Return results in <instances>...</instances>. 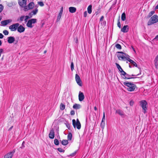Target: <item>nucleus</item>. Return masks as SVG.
<instances>
[{
  "mask_svg": "<svg viewBox=\"0 0 158 158\" xmlns=\"http://www.w3.org/2000/svg\"><path fill=\"white\" fill-rule=\"evenodd\" d=\"M117 53L119 54L117 55V57L120 60H127V59L130 57L128 55L122 52H118Z\"/></svg>",
  "mask_w": 158,
  "mask_h": 158,
  "instance_id": "obj_1",
  "label": "nucleus"
},
{
  "mask_svg": "<svg viewBox=\"0 0 158 158\" xmlns=\"http://www.w3.org/2000/svg\"><path fill=\"white\" fill-rule=\"evenodd\" d=\"M123 83L124 85L127 87V89L129 91H133L136 87L135 84L129 82H124Z\"/></svg>",
  "mask_w": 158,
  "mask_h": 158,
  "instance_id": "obj_2",
  "label": "nucleus"
},
{
  "mask_svg": "<svg viewBox=\"0 0 158 158\" xmlns=\"http://www.w3.org/2000/svg\"><path fill=\"white\" fill-rule=\"evenodd\" d=\"M140 74L141 73L140 72V73H139L135 75L133 74L130 75L127 73L125 71H124L122 72V73L121 74V75L122 76V77L123 78L125 79H128L137 78L136 77H132V76H137Z\"/></svg>",
  "mask_w": 158,
  "mask_h": 158,
  "instance_id": "obj_3",
  "label": "nucleus"
},
{
  "mask_svg": "<svg viewBox=\"0 0 158 158\" xmlns=\"http://www.w3.org/2000/svg\"><path fill=\"white\" fill-rule=\"evenodd\" d=\"M158 22V16L155 15L152 17L148 23V25H151Z\"/></svg>",
  "mask_w": 158,
  "mask_h": 158,
  "instance_id": "obj_4",
  "label": "nucleus"
},
{
  "mask_svg": "<svg viewBox=\"0 0 158 158\" xmlns=\"http://www.w3.org/2000/svg\"><path fill=\"white\" fill-rule=\"evenodd\" d=\"M140 106L142 108L143 112L145 114L147 110V108L146 107V105L147 104V102L145 100H142L140 102Z\"/></svg>",
  "mask_w": 158,
  "mask_h": 158,
  "instance_id": "obj_5",
  "label": "nucleus"
},
{
  "mask_svg": "<svg viewBox=\"0 0 158 158\" xmlns=\"http://www.w3.org/2000/svg\"><path fill=\"white\" fill-rule=\"evenodd\" d=\"M36 22L37 19H31L28 21L26 24L27 26L28 27L32 28L33 27V25H32V24L36 23Z\"/></svg>",
  "mask_w": 158,
  "mask_h": 158,
  "instance_id": "obj_6",
  "label": "nucleus"
},
{
  "mask_svg": "<svg viewBox=\"0 0 158 158\" xmlns=\"http://www.w3.org/2000/svg\"><path fill=\"white\" fill-rule=\"evenodd\" d=\"M19 24L18 23L14 24L9 27V28L11 31H15L17 30Z\"/></svg>",
  "mask_w": 158,
  "mask_h": 158,
  "instance_id": "obj_7",
  "label": "nucleus"
},
{
  "mask_svg": "<svg viewBox=\"0 0 158 158\" xmlns=\"http://www.w3.org/2000/svg\"><path fill=\"white\" fill-rule=\"evenodd\" d=\"M34 6V3L32 2L30 3L28 5L26 6L24 8V10L25 11H27L29 10L32 9Z\"/></svg>",
  "mask_w": 158,
  "mask_h": 158,
  "instance_id": "obj_8",
  "label": "nucleus"
},
{
  "mask_svg": "<svg viewBox=\"0 0 158 158\" xmlns=\"http://www.w3.org/2000/svg\"><path fill=\"white\" fill-rule=\"evenodd\" d=\"M75 79L76 82L78 85L80 86H82V82L79 76L77 74H76Z\"/></svg>",
  "mask_w": 158,
  "mask_h": 158,
  "instance_id": "obj_9",
  "label": "nucleus"
},
{
  "mask_svg": "<svg viewBox=\"0 0 158 158\" xmlns=\"http://www.w3.org/2000/svg\"><path fill=\"white\" fill-rule=\"evenodd\" d=\"M15 149L13 150L11 152H9L5 155L4 158H12L15 152Z\"/></svg>",
  "mask_w": 158,
  "mask_h": 158,
  "instance_id": "obj_10",
  "label": "nucleus"
},
{
  "mask_svg": "<svg viewBox=\"0 0 158 158\" xmlns=\"http://www.w3.org/2000/svg\"><path fill=\"white\" fill-rule=\"evenodd\" d=\"M73 125L74 128L76 127L79 130L81 128V123H76V121L75 119H73L72 120Z\"/></svg>",
  "mask_w": 158,
  "mask_h": 158,
  "instance_id": "obj_11",
  "label": "nucleus"
},
{
  "mask_svg": "<svg viewBox=\"0 0 158 158\" xmlns=\"http://www.w3.org/2000/svg\"><path fill=\"white\" fill-rule=\"evenodd\" d=\"M27 0H18V3L23 7H25L26 5Z\"/></svg>",
  "mask_w": 158,
  "mask_h": 158,
  "instance_id": "obj_12",
  "label": "nucleus"
},
{
  "mask_svg": "<svg viewBox=\"0 0 158 158\" xmlns=\"http://www.w3.org/2000/svg\"><path fill=\"white\" fill-rule=\"evenodd\" d=\"M78 98L79 101L81 102L84 99V95L83 93L81 91L79 92Z\"/></svg>",
  "mask_w": 158,
  "mask_h": 158,
  "instance_id": "obj_13",
  "label": "nucleus"
},
{
  "mask_svg": "<svg viewBox=\"0 0 158 158\" xmlns=\"http://www.w3.org/2000/svg\"><path fill=\"white\" fill-rule=\"evenodd\" d=\"M18 27L17 31L19 33L23 32L25 31V28L21 25H19Z\"/></svg>",
  "mask_w": 158,
  "mask_h": 158,
  "instance_id": "obj_14",
  "label": "nucleus"
},
{
  "mask_svg": "<svg viewBox=\"0 0 158 158\" xmlns=\"http://www.w3.org/2000/svg\"><path fill=\"white\" fill-rule=\"evenodd\" d=\"M55 133L54 129L52 128L50 130L49 134V136L50 138L53 139L54 137Z\"/></svg>",
  "mask_w": 158,
  "mask_h": 158,
  "instance_id": "obj_15",
  "label": "nucleus"
},
{
  "mask_svg": "<svg viewBox=\"0 0 158 158\" xmlns=\"http://www.w3.org/2000/svg\"><path fill=\"white\" fill-rule=\"evenodd\" d=\"M15 38L13 36H10L7 38V41L9 44H12L15 41Z\"/></svg>",
  "mask_w": 158,
  "mask_h": 158,
  "instance_id": "obj_16",
  "label": "nucleus"
},
{
  "mask_svg": "<svg viewBox=\"0 0 158 158\" xmlns=\"http://www.w3.org/2000/svg\"><path fill=\"white\" fill-rule=\"evenodd\" d=\"M121 31L124 32L126 33L128 31L129 27L128 25H125L121 29Z\"/></svg>",
  "mask_w": 158,
  "mask_h": 158,
  "instance_id": "obj_17",
  "label": "nucleus"
},
{
  "mask_svg": "<svg viewBox=\"0 0 158 158\" xmlns=\"http://www.w3.org/2000/svg\"><path fill=\"white\" fill-rule=\"evenodd\" d=\"M12 21V20L11 19L6 20L2 21L1 22V23L2 25L5 26L8 24L9 23L11 22Z\"/></svg>",
  "mask_w": 158,
  "mask_h": 158,
  "instance_id": "obj_18",
  "label": "nucleus"
},
{
  "mask_svg": "<svg viewBox=\"0 0 158 158\" xmlns=\"http://www.w3.org/2000/svg\"><path fill=\"white\" fill-rule=\"evenodd\" d=\"M63 12V7H62L61 8V10L60 11V12L59 14V15L57 16V21H58L60 20V19L61 15L62 14V13Z\"/></svg>",
  "mask_w": 158,
  "mask_h": 158,
  "instance_id": "obj_19",
  "label": "nucleus"
},
{
  "mask_svg": "<svg viewBox=\"0 0 158 158\" xmlns=\"http://www.w3.org/2000/svg\"><path fill=\"white\" fill-rule=\"evenodd\" d=\"M154 62L156 69H158V55L156 56Z\"/></svg>",
  "mask_w": 158,
  "mask_h": 158,
  "instance_id": "obj_20",
  "label": "nucleus"
},
{
  "mask_svg": "<svg viewBox=\"0 0 158 158\" xmlns=\"http://www.w3.org/2000/svg\"><path fill=\"white\" fill-rule=\"evenodd\" d=\"M129 57H129V58L128 59H127V60L129 61L131 64H133L134 65V66H135L136 67H138L137 65L136 64V63L135 61H134L133 60L130 59Z\"/></svg>",
  "mask_w": 158,
  "mask_h": 158,
  "instance_id": "obj_21",
  "label": "nucleus"
},
{
  "mask_svg": "<svg viewBox=\"0 0 158 158\" xmlns=\"http://www.w3.org/2000/svg\"><path fill=\"white\" fill-rule=\"evenodd\" d=\"M69 11L71 13H74L76 11V8L74 7H70L69 8Z\"/></svg>",
  "mask_w": 158,
  "mask_h": 158,
  "instance_id": "obj_22",
  "label": "nucleus"
},
{
  "mask_svg": "<svg viewBox=\"0 0 158 158\" xmlns=\"http://www.w3.org/2000/svg\"><path fill=\"white\" fill-rule=\"evenodd\" d=\"M116 113L118 114L121 116H123L124 115L123 112L120 110H116Z\"/></svg>",
  "mask_w": 158,
  "mask_h": 158,
  "instance_id": "obj_23",
  "label": "nucleus"
},
{
  "mask_svg": "<svg viewBox=\"0 0 158 158\" xmlns=\"http://www.w3.org/2000/svg\"><path fill=\"white\" fill-rule=\"evenodd\" d=\"M115 64L116 66V67L117 68V69H118L119 71L120 72L121 74L122 73L123 71H124L123 70L120 66L118 63H116Z\"/></svg>",
  "mask_w": 158,
  "mask_h": 158,
  "instance_id": "obj_24",
  "label": "nucleus"
},
{
  "mask_svg": "<svg viewBox=\"0 0 158 158\" xmlns=\"http://www.w3.org/2000/svg\"><path fill=\"white\" fill-rule=\"evenodd\" d=\"M81 105L79 104H75L73 105V108L74 109H78L80 108Z\"/></svg>",
  "mask_w": 158,
  "mask_h": 158,
  "instance_id": "obj_25",
  "label": "nucleus"
},
{
  "mask_svg": "<svg viewBox=\"0 0 158 158\" xmlns=\"http://www.w3.org/2000/svg\"><path fill=\"white\" fill-rule=\"evenodd\" d=\"M92 6L91 5H89L87 8L88 13L89 14H91L92 12Z\"/></svg>",
  "mask_w": 158,
  "mask_h": 158,
  "instance_id": "obj_26",
  "label": "nucleus"
},
{
  "mask_svg": "<svg viewBox=\"0 0 158 158\" xmlns=\"http://www.w3.org/2000/svg\"><path fill=\"white\" fill-rule=\"evenodd\" d=\"M61 143L63 145H66L68 143V141L67 140L63 139Z\"/></svg>",
  "mask_w": 158,
  "mask_h": 158,
  "instance_id": "obj_27",
  "label": "nucleus"
},
{
  "mask_svg": "<svg viewBox=\"0 0 158 158\" xmlns=\"http://www.w3.org/2000/svg\"><path fill=\"white\" fill-rule=\"evenodd\" d=\"M121 19L122 21H124L126 19V15L125 13H123L121 15Z\"/></svg>",
  "mask_w": 158,
  "mask_h": 158,
  "instance_id": "obj_28",
  "label": "nucleus"
},
{
  "mask_svg": "<svg viewBox=\"0 0 158 158\" xmlns=\"http://www.w3.org/2000/svg\"><path fill=\"white\" fill-rule=\"evenodd\" d=\"M60 108L61 110H63L65 108V106L62 103H61L60 106Z\"/></svg>",
  "mask_w": 158,
  "mask_h": 158,
  "instance_id": "obj_29",
  "label": "nucleus"
},
{
  "mask_svg": "<svg viewBox=\"0 0 158 158\" xmlns=\"http://www.w3.org/2000/svg\"><path fill=\"white\" fill-rule=\"evenodd\" d=\"M72 134L71 133H69L68 134V140H71L72 138Z\"/></svg>",
  "mask_w": 158,
  "mask_h": 158,
  "instance_id": "obj_30",
  "label": "nucleus"
},
{
  "mask_svg": "<svg viewBox=\"0 0 158 158\" xmlns=\"http://www.w3.org/2000/svg\"><path fill=\"white\" fill-rule=\"evenodd\" d=\"M38 11V10L36 8L34 10H33L31 12L32 13V15H36Z\"/></svg>",
  "mask_w": 158,
  "mask_h": 158,
  "instance_id": "obj_31",
  "label": "nucleus"
},
{
  "mask_svg": "<svg viewBox=\"0 0 158 158\" xmlns=\"http://www.w3.org/2000/svg\"><path fill=\"white\" fill-rule=\"evenodd\" d=\"M54 143L56 145H58L59 144V142L58 139H55L54 140Z\"/></svg>",
  "mask_w": 158,
  "mask_h": 158,
  "instance_id": "obj_32",
  "label": "nucleus"
},
{
  "mask_svg": "<svg viewBox=\"0 0 158 158\" xmlns=\"http://www.w3.org/2000/svg\"><path fill=\"white\" fill-rule=\"evenodd\" d=\"M155 13L154 11H151L148 14V17L149 18L151 17Z\"/></svg>",
  "mask_w": 158,
  "mask_h": 158,
  "instance_id": "obj_33",
  "label": "nucleus"
},
{
  "mask_svg": "<svg viewBox=\"0 0 158 158\" xmlns=\"http://www.w3.org/2000/svg\"><path fill=\"white\" fill-rule=\"evenodd\" d=\"M105 121V112H104L103 113V116L102 118V123H104Z\"/></svg>",
  "mask_w": 158,
  "mask_h": 158,
  "instance_id": "obj_34",
  "label": "nucleus"
},
{
  "mask_svg": "<svg viewBox=\"0 0 158 158\" xmlns=\"http://www.w3.org/2000/svg\"><path fill=\"white\" fill-rule=\"evenodd\" d=\"M115 47L118 49H121L122 48L121 45L118 44L115 45Z\"/></svg>",
  "mask_w": 158,
  "mask_h": 158,
  "instance_id": "obj_35",
  "label": "nucleus"
},
{
  "mask_svg": "<svg viewBox=\"0 0 158 158\" xmlns=\"http://www.w3.org/2000/svg\"><path fill=\"white\" fill-rule=\"evenodd\" d=\"M117 25H118V26L119 27V28H121V24H120V19L119 18L118 20V21Z\"/></svg>",
  "mask_w": 158,
  "mask_h": 158,
  "instance_id": "obj_36",
  "label": "nucleus"
},
{
  "mask_svg": "<svg viewBox=\"0 0 158 158\" xmlns=\"http://www.w3.org/2000/svg\"><path fill=\"white\" fill-rule=\"evenodd\" d=\"M29 18H30V17L29 16H24V21H25V22H27V20L29 19Z\"/></svg>",
  "mask_w": 158,
  "mask_h": 158,
  "instance_id": "obj_37",
  "label": "nucleus"
},
{
  "mask_svg": "<svg viewBox=\"0 0 158 158\" xmlns=\"http://www.w3.org/2000/svg\"><path fill=\"white\" fill-rule=\"evenodd\" d=\"M3 33L5 35H7L8 34L9 32L6 30H4L3 31Z\"/></svg>",
  "mask_w": 158,
  "mask_h": 158,
  "instance_id": "obj_38",
  "label": "nucleus"
},
{
  "mask_svg": "<svg viewBox=\"0 0 158 158\" xmlns=\"http://www.w3.org/2000/svg\"><path fill=\"white\" fill-rule=\"evenodd\" d=\"M57 150L60 152H64V150L61 148H58Z\"/></svg>",
  "mask_w": 158,
  "mask_h": 158,
  "instance_id": "obj_39",
  "label": "nucleus"
},
{
  "mask_svg": "<svg viewBox=\"0 0 158 158\" xmlns=\"http://www.w3.org/2000/svg\"><path fill=\"white\" fill-rule=\"evenodd\" d=\"M71 70L72 71L74 69V64L73 62H72L71 64Z\"/></svg>",
  "mask_w": 158,
  "mask_h": 158,
  "instance_id": "obj_40",
  "label": "nucleus"
},
{
  "mask_svg": "<svg viewBox=\"0 0 158 158\" xmlns=\"http://www.w3.org/2000/svg\"><path fill=\"white\" fill-rule=\"evenodd\" d=\"M38 4L40 6H43L44 4L42 2H38Z\"/></svg>",
  "mask_w": 158,
  "mask_h": 158,
  "instance_id": "obj_41",
  "label": "nucleus"
},
{
  "mask_svg": "<svg viewBox=\"0 0 158 158\" xmlns=\"http://www.w3.org/2000/svg\"><path fill=\"white\" fill-rule=\"evenodd\" d=\"M24 144H25V142H24V141H23L22 143V146H21V147H20V148H21V149H23V148H24L25 147Z\"/></svg>",
  "mask_w": 158,
  "mask_h": 158,
  "instance_id": "obj_42",
  "label": "nucleus"
},
{
  "mask_svg": "<svg viewBox=\"0 0 158 158\" xmlns=\"http://www.w3.org/2000/svg\"><path fill=\"white\" fill-rule=\"evenodd\" d=\"M24 16H22L20 18V21L22 22L23 21L24 19Z\"/></svg>",
  "mask_w": 158,
  "mask_h": 158,
  "instance_id": "obj_43",
  "label": "nucleus"
},
{
  "mask_svg": "<svg viewBox=\"0 0 158 158\" xmlns=\"http://www.w3.org/2000/svg\"><path fill=\"white\" fill-rule=\"evenodd\" d=\"M3 9V6L2 5H0V13L2 11Z\"/></svg>",
  "mask_w": 158,
  "mask_h": 158,
  "instance_id": "obj_44",
  "label": "nucleus"
},
{
  "mask_svg": "<svg viewBox=\"0 0 158 158\" xmlns=\"http://www.w3.org/2000/svg\"><path fill=\"white\" fill-rule=\"evenodd\" d=\"M105 125L104 123H101V127L103 129L104 128V126Z\"/></svg>",
  "mask_w": 158,
  "mask_h": 158,
  "instance_id": "obj_45",
  "label": "nucleus"
},
{
  "mask_svg": "<svg viewBox=\"0 0 158 158\" xmlns=\"http://www.w3.org/2000/svg\"><path fill=\"white\" fill-rule=\"evenodd\" d=\"M70 114L71 115H74L75 114V111L73 110H72L70 112Z\"/></svg>",
  "mask_w": 158,
  "mask_h": 158,
  "instance_id": "obj_46",
  "label": "nucleus"
},
{
  "mask_svg": "<svg viewBox=\"0 0 158 158\" xmlns=\"http://www.w3.org/2000/svg\"><path fill=\"white\" fill-rule=\"evenodd\" d=\"M134 102L132 101H131L130 102V105L131 106H132L133 105Z\"/></svg>",
  "mask_w": 158,
  "mask_h": 158,
  "instance_id": "obj_47",
  "label": "nucleus"
},
{
  "mask_svg": "<svg viewBox=\"0 0 158 158\" xmlns=\"http://www.w3.org/2000/svg\"><path fill=\"white\" fill-rule=\"evenodd\" d=\"M87 15V12L86 11H85L84 12V16L85 17H86Z\"/></svg>",
  "mask_w": 158,
  "mask_h": 158,
  "instance_id": "obj_48",
  "label": "nucleus"
},
{
  "mask_svg": "<svg viewBox=\"0 0 158 158\" xmlns=\"http://www.w3.org/2000/svg\"><path fill=\"white\" fill-rule=\"evenodd\" d=\"M29 15L30 16V17H29L30 18L31 17H32V16H33V15H32V13L31 12L30 13H29Z\"/></svg>",
  "mask_w": 158,
  "mask_h": 158,
  "instance_id": "obj_49",
  "label": "nucleus"
},
{
  "mask_svg": "<svg viewBox=\"0 0 158 158\" xmlns=\"http://www.w3.org/2000/svg\"><path fill=\"white\" fill-rule=\"evenodd\" d=\"M3 35L2 33H0V39L3 38Z\"/></svg>",
  "mask_w": 158,
  "mask_h": 158,
  "instance_id": "obj_50",
  "label": "nucleus"
},
{
  "mask_svg": "<svg viewBox=\"0 0 158 158\" xmlns=\"http://www.w3.org/2000/svg\"><path fill=\"white\" fill-rule=\"evenodd\" d=\"M104 17L103 16H102L100 19V21H102L103 20V19H104Z\"/></svg>",
  "mask_w": 158,
  "mask_h": 158,
  "instance_id": "obj_51",
  "label": "nucleus"
},
{
  "mask_svg": "<svg viewBox=\"0 0 158 158\" xmlns=\"http://www.w3.org/2000/svg\"><path fill=\"white\" fill-rule=\"evenodd\" d=\"M76 153V152H74V153H72V154H71V155H70V156H74L75 155V154Z\"/></svg>",
  "mask_w": 158,
  "mask_h": 158,
  "instance_id": "obj_52",
  "label": "nucleus"
},
{
  "mask_svg": "<svg viewBox=\"0 0 158 158\" xmlns=\"http://www.w3.org/2000/svg\"><path fill=\"white\" fill-rule=\"evenodd\" d=\"M3 50L2 49H0V54H1V53H2L3 52Z\"/></svg>",
  "mask_w": 158,
  "mask_h": 158,
  "instance_id": "obj_53",
  "label": "nucleus"
},
{
  "mask_svg": "<svg viewBox=\"0 0 158 158\" xmlns=\"http://www.w3.org/2000/svg\"><path fill=\"white\" fill-rule=\"evenodd\" d=\"M76 123H80V122H79V121L78 118L76 120Z\"/></svg>",
  "mask_w": 158,
  "mask_h": 158,
  "instance_id": "obj_54",
  "label": "nucleus"
},
{
  "mask_svg": "<svg viewBox=\"0 0 158 158\" xmlns=\"http://www.w3.org/2000/svg\"><path fill=\"white\" fill-rule=\"evenodd\" d=\"M13 127V126H11L9 129H8V131H10L11 129H12V128Z\"/></svg>",
  "mask_w": 158,
  "mask_h": 158,
  "instance_id": "obj_55",
  "label": "nucleus"
},
{
  "mask_svg": "<svg viewBox=\"0 0 158 158\" xmlns=\"http://www.w3.org/2000/svg\"><path fill=\"white\" fill-rule=\"evenodd\" d=\"M156 39H158V35H157L156 37H155V38L154 39V40H156Z\"/></svg>",
  "mask_w": 158,
  "mask_h": 158,
  "instance_id": "obj_56",
  "label": "nucleus"
},
{
  "mask_svg": "<svg viewBox=\"0 0 158 158\" xmlns=\"http://www.w3.org/2000/svg\"><path fill=\"white\" fill-rule=\"evenodd\" d=\"M94 110H97V107H96V106H95V107H94Z\"/></svg>",
  "mask_w": 158,
  "mask_h": 158,
  "instance_id": "obj_57",
  "label": "nucleus"
},
{
  "mask_svg": "<svg viewBox=\"0 0 158 158\" xmlns=\"http://www.w3.org/2000/svg\"><path fill=\"white\" fill-rule=\"evenodd\" d=\"M156 9H158V4L155 7Z\"/></svg>",
  "mask_w": 158,
  "mask_h": 158,
  "instance_id": "obj_58",
  "label": "nucleus"
},
{
  "mask_svg": "<svg viewBox=\"0 0 158 158\" xmlns=\"http://www.w3.org/2000/svg\"><path fill=\"white\" fill-rule=\"evenodd\" d=\"M2 42L0 40V46L2 45Z\"/></svg>",
  "mask_w": 158,
  "mask_h": 158,
  "instance_id": "obj_59",
  "label": "nucleus"
},
{
  "mask_svg": "<svg viewBox=\"0 0 158 158\" xmlns=\"http://www.w3.org/2000/svg\"><path fill=\"white\" fill-rule=\"evenodd\" d=\"M77 41H78L77 39H76V40H75V43H77Z\"/></svg>",
  "mask_w": 158,
  "mask_h": 158,
  "instance_id": "obj_60",
  "label": "nucleus"
},
{
  "mask_svg": "<svg viewBox=\"0 0 158 158\" xmlns=\"http://www.w3.org/2000/svg\"><path fill=\"white\" fill-rule=\"evenodd\" d=\"M132 49H133V50H134V51L135 52V50L134 48L133 47H132Z\"/></svg>",
  "mask_w": 158,
  "mask_h": 158,
  "instance_id": "obj_61",
  "label": "nucleus"
},
{
  "mask_svg": "<svg viewBox=\"0 0 158 158\" xmlns=\"http://www.w3.org/2000/svg\"><path fill=\"white\" fill-rule=\"evenodd\" d=\"M46 52H47V51H44V53H46Z\"/></svg>",
  "mask_w": 158,
  "mask_h": 158,
  "instance_id": "obj_62",
  "label": "nucleus"
},
{
  "mask_svg": "<svg viewBox=\"0 0 158 158\" xmlns=\"http://www.w3.org/2000/svg\"><path fill=\"white\" fill-rule=\"evenodd\" d=\"M129 67L130 68H131V66L130 65H129Z\"/></svg>",
  "mask_w": 158,
  "mask_h": 158,
  "instance_id": "obj_63",
  "label": "nucleus"
},
{
  "mask_svg": "<svg viewBox=\"0 0 158 158\" xmlns=\"http://www.w3.org/2000/svg\"><path fill=\"white\" fill-rule=\"evenodd\" d=\"M2 18L0 17V21L1 20Z\"/></svg>",
  "mask_w": 158,
  "mask_h": 158,
  "instance_id": "obj_64",
  "label": "nucleus"
}]
</instances>
